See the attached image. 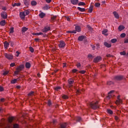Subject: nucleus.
Returning a JSON list of instances; mask_svg holds the SVG:
<instances>
[{"mask_svg":"<svg viewBox=\"0 0 128 128\" xmlns=\"http://www.w3.org/2000/svg\"><path fill=\"white\" fill-rule=\"evenodd\" d=\"M90 106L93 110H96V108H98L100 106H98V102L96 101V102H91L90 103Z\"/></svg>","mask_w":128,"mask_h":128,"instance_id":"nucleus-1","label":"nucleus"},{"mask_svg":"<svg viewBox=\"0 0 128 128\" xmlns=\"http://www.w3.org/2000/svg\"><path fill=\"white\" fill-rule=\"evenodd\" d=\"M4 56L5 58H7L8 60H12V58H14V56H12V54L4 53Z\"/></svg>","mask_w":128,"mask_h":128,"instance_id":"nucleus-2","label":"nucleus"},{"mask_svg":"<svg viewBox=\"0 0 128 128\" xmlns=\"http://www.w3.org/2000/svg\"><path fill=\"white\" fill-rule=\"evenodd\" d=\"M59 48H64L66 46V42H64V41L62 40L60 42V44H58Z\"/></svg>","mask_w":128,"mask_h":128,"instance_id":"nucleus-3","label":"nucleus"},{"mask_svg":"<svg viewBox=\"0 0 128 128\" xmlns=\"http://www.w3.org/2000/svg\"><path fill=\"white\" fill-rule=\"evenodd\" d=\"M1 16L4 18V20H6V18H8V14L4 12H2L1 13Z\"/></svg>","mask_w":128,"mask_h":128,"instance_id":"nucleus-4","label":"nucleus"},{"mask_svg":"<svg viewBox=\"0 0 128 128\" xmlns=\"http://www.w3.org/2000/svg\"><path fill=\"white\" fill-rule=\"evenodd\" d=\"M50 30V26H46L42 30V32H47Z\"/></svg>","mask_w":128,"mask_h":128,"instance_id":"nucleus-5","label":"nucleus"},{"mask_svg":"<svg viewBox=\"0 0 128 128\" xmlns=\"http://www.w3.org/2000/svg\"><path fill=\"white\" fill-rule=\"evenodd\" d=\"M102 60V57L98 56L96 57L95 58L94 60V62H100Z\"/></svg>","mask_w":128,"mask_h":128,"instance_id":"nucleus-6","label":"nucleus"},{"mask_svg":"<svg viewBox=\"0 0 128 128\" xmlns=\"http://www.w3.org/2000/svg\"><path fill=\"white\" fill-rule=\"evenodd\" d=\"M114 91H110L108 94V98H114Z\"/></svg>","mask_w":128,"mask_h":128,"instance_id":"nucleus-7","label":"nucleus"},{"mask_svg":"<svg viewBox=\"0 0 128 128\" xmlns=\"http://www.w3.org/2000/svg\"><path fill=\"white\" fill-rule=\"evenodd\" d=\"M20 18H22V20H24V18H26V16L25 15L24 12H20Z\"/></svg>","mask_w":128,"mask_h":128,"instance_id":"nucleus-8","label":"nucleus"},{"mask_svg":"<svg viewBox=\"0 0 128 128\" xmlns=\"http://www.w3.org/2000/svg\"><path fill=\"white\" fill-rule=\"evenodd\" d=\"M24 66L23 64H22V65H20V66H18L16 68V70H18V71L20 72L21 70H24Z\"/></svg>","mask_w":128,"mask_h":128,"instance_id":"nucleus-9","label":"nucleus"},{"mask_svg":"<svg viewBox=\"0 0 128 128\" xmlns=\"http://www.w3.org/2000/svg\"><path fill=\"white\" fill-rule=\"evenodd\" d=\"M74 79L68 80L69 88H71V86H72V84H74Z\"/></svg>","mask_w":128,"mask_h":128,"instance_id":"nucleus-10","label":"nucleus"},{"mask_svg":"<svg viewBox=\"0 0 128 128\" xmlns=\"http://www.w3.org/2000/svg\"><path fill=\"white\" fill-rule=\"evenodd\" d=\"M4 48H8L10 46V43L6 41L4 42Z\"/></svg>","mask_w":128,"mask_h":128,"instance_id":"nucleus-11","label":"nucleus"},{"mask_svg":"<svg viewBox=\"0 0 128 128\" xmlns=\"http://www.w3.org/2000/svg\"><path fill=\"white\" fill-rule=\"evenodd\" d=\"M113 14L116 18L118 19L120 18V15L116 12H113Z\"/></svg>","mask_w":128,"mask_h":128,"instance_id":"nucleus-12","label":"nucleus"},{"mask_svg":"<svg viewBox=\"0 0 128 128\" xmlns=\"http://www.w3.org/2000/svg\"><path fill=\"white\" fill-rule=\"evenodd\" d=\"M72 4H78V0H70Z\"/></svg>","mask_w":128,"mask_h":128,"instance_id":"nucleus-13","label":"nucleus"},{"mask_svg":"<svg viewBox=\"0 0 128 128\" xmlns=\"http://www.w3.org/2000/svg\"><path fill=\"white\" fill-rule=\"evenodd\" d=\"M75 29H76V30H76V32H80V30H81L80 26H76L75 27Z\"/></svg>","mask_w":128,"mask_h":128,"instance_id":"nucleus-14","label":"nucleus"},{"mask_svg":"<svg viewBox=\"0 0 128 128\" xmlns=\"http://www.w3.org/2000/svg\"><path fill=\"white\" fill-rule=\"evenodd\" d=\"M104 46L106 48H110L112 46V44L108 43V42H104Z\"/></svg>","mask_w":128,"mask_h":128,"instance_id":"nucleus-15","label":"nucleus"},{"mask_svg":"<svg viewBox=\"0 0 128 128\" xmlns=\"http://www.w3.org/2000/svg\"><path fill=\"white\" fill-rule=\"evenodd\" d=\"M30 66H32V65L30 64V63L27 62L26 64V68H30Z\"/></svg>","mask_w":128,"mask_h":128,"instance_id":"nucleus-16","label":"nucleus"},{"mask_svg":"<svg viewBox=\"0 0 128 128\" xmlns=\"http://www.w3.org/2000/svg\"><path fill=\"white\" fill-rule=\"evenodd\" d=\"M84 40V36H80L78 38V40H80V42Z\"/></svg>","mask_w":128,"mask_h":128,"instance_id":"nucleus-17","label":"nucleus"},{"mask_svg":"<svg viewBox=\"0 0 128 128\" xmlns=\"http://www.w3.org/2000/svg\"><path fill=\"white\" fill-rule=\"evenodd\" d=\"M116 104H122V99H118L116 102Z\"/></svg>","mask_w":128,"mask_h":128,"instance_id":"nucleus-18","label":"nucleus"},{"mask_svg":"<svg viewBox=\"0 0 128 128\" xmlns=\"http://www.w3.org/2000/svg\"><path fill=\"white\" fill-rule=\"evenodd\" d=\"M39 16L40 18H44L46 16V14L42 12L39 14Z\"/></svg>","mask_w":128,"mask_h":128,"instance_id":"nucleus-19","label":"nucleus"},{"mask_svg":"<svg viewBox=\"0 0 128 128\" xmlns=\"http://www.w3.org/2000/svg\"><path fill=\"white\" fill-rule=\"evenodd\" d=\"M0 24L2 26H6V20H2L1 22H0Z\"/></svg>","mask_w":128,"mask_h":128,"instance_id":"nucleus-20","label":"nucleus"},{"mask_svg":"<svg viewBox=\"0 0 128 128\" xmlns=\"http://www.w3.org/2000/svg\"><path fill=\"white\" fill-rule=\"evenodd\" d=\"M32 34L34 36H42L44 34L42 32H36V33H32Z\"/></svg>","mask_w":128,"mask_h":128,"instance_id":"nucleus-21","label":"nucleus"},{"mask_svg":"<svg viewBox=\"0 0 128 128\" xmlns=\"http://www.w3.org/2000/svg\"><path fill=\"white\" fill-rule=\"evenodd\" d=\"M24 4L26 6H28L30 4V0H24Z\"/></svg>","mask_w":128,"mask_h":128,"instance_id":"nucleus-22","label":"nucleus"},{"mask_svg":"<svg viewBox=\"0 0 128 128\" xmlns=\"http://www.w3.org/2000/svg\"><path fill=\"white\" fill-rule=\"evenodd\" d=\"M124 26H120L118 28V30L120 32H122V30H124Z\"/></svg>","mask_w":128,"mask_h":128,"instance_id":"nucleus-23","label":"nucleus"},{"mask_svg":"<svg viewBox=\"0 0 128 128\" xmlns=\"http://www.w3.org/2000/svg\"><path fill=\"white\" fill-rule=\"evenodd\" d=\"M102 34H104V36H108V30L104 29L102 32Z\"/></svg>","mask_w":128,"mask_h":128,"instance_id":"nucleus-24","label":"nucleus"},{"mask_svg":"<svg viewBox=\"0 0 128 128\" xmlns=\"http://www.w3.org/2000/svg\"><path fill=\"white\" fill-rule=\"evenodd\" d=\"M14 120V117H10L8 118V122L10 123L12 122V120Z\"/></svg>","mask_w":128,"mask_h":128,"instance_id":"nucleus-25","label":"nucleus"},{"mask_svg":"<svg viewBox=\"0 0 128 128\" xmlns=\"http://www.w3.org/2000/svg\"><path fill=\"white\" fill-rule=\"evenodd\" d=\"M4 119H2L1 122H0V128H2V126L4 124Z\"/></svg>","mask_w":128,"mask_h":128,"instance_id":"nucleus-26","label":"nucleus"},{"mask_svg":"<svg viewBox=\"0 0 128 128\" xmlns=\"http://www.w3.org/2000/svg\"><path fill=\"white\" fill-rule=\"evenodd\" d=\"M78 10H80V12H84L86 11V9H84V8H81L80 7H78Z\"/></svg>","mask_w":128,"mask_h":128,"instance_id":"nucleus-27","label":"nucleus"},{"mask_svg":"<svg viewBox=\"0 0 128 128\" xmlns=\"http://www.w3.org/2000/svg\"><path fill=\"white\" fill-rule=\"evenodd\" d=\"M28 28H26V27H23L22 28V32H26V30H28Z\"/></svg>","mask_w":128,"mask_h":128,"instance_id":"nucleus-28","label":"nucleus"},{"mask_svg":"<svg viewBox=\"0 0 128 128\" xmlns=\"http://www.w3.org/2000/svg\"><path fill=\"white\" fill-rule=\"evenodd\" d=\"M94 8V7L92 6H91L90 7L89 9H88V12H90V14L92 13V10Z\"/></svg>","mask_w":128,"mask_h":128,"instance_id":"nucleus-29","label":"nucleus"},{"mask_svg":"<svg viewBox=\"0 0 128 128\" xmlns=\"http://www.w3.org/2000/svg\"><path fill=\"white\" fill-rule=\"evenodd\" d=\"M60 128H66V124H60Z\"/></svg>","mask_w":128,"mask_h":128,"instance_id":"nucleus-30","label":"nucleus"},{"mask_svg":"<svg viewBox=\"0 0 128 128\" xmlns=\"http://www.w3.org/2000/svg\"><path fill=\"white\" fill-rule=\"evenodd\" d=\"M23 12L25 16H28V14H30V10H26L24 12Z\"/></svg>","mask_w":128,"mask_h":128,"instance_id":"nucleus-31","label":"nucleus"},{"mask_svg":"<svg viewBox=\"0 0 128 128\" xmlns=\"http://www.w3.org/2000/svg\"><path fill=\"white\" fill-rule=\"evenodd\" d=\"M67 34H76V30L67 31Z\"/></svg>","mask_w":128,"mask_h":128,"instance_id":"nucleus-32","label":"nucleus"},{"mask_svg":"<svg viewBox=\"0 0 128 128\" xmlns=\"http://www.w3.org/2000/svg\"><path fill=\"white\" fill-rule=\"evenodd\" d=\"M115 79L116 80H122V76H116L115 77Z\"/></svg>","mask_w":128,"mask_h":128,"instance_id":"nucleus-33","label":"nucleus"},{"mask_svg":"<svg viewBox=\"0 0 128 128\" xmlns=\"http://www.w3.org/2000/svg\"><path fill=\"white\" fill-rule=\"evenodd\" d=\"M84 90H78L76 92V94H82V92H84Z\"/></svg>","mask_w":128,"mask_h":128,"instance_id":"nucleus-34","label":"nucleus"},{"mask_svg":"<svg viewBox=\"0 0 128 128\" xmlns=\"http://www.w3.org/2000/svg\"><path fill=\"white\" fill-rule=\"evenodd\" d=\"M36 2L35 0H33L31 2V4L33 6H36Z\"/></svg>","mask_w":128,"mask_h":128,"instance_id":"nucleus-35","label":"nucleus"},{"mask_svg":"<svg viewBox=\"0 0 128 128\" xmlns=\"http://www.w3.org/2000/svg\"><path fill=\"white\" fill-rule=\"evenodd\" d=\"M20 3H15L12 4V6H20Z\"/></svg>","mask_w":128,"mask_h":128,"instance_id":"nucleus-36","label":"nucleus"},{"mask_svg":"<svg viewBox=\"0 0 128 128\" xmlns=\"http://www.w3.org/2000/svg\"><path fill=\"white\" fill-rule=\"evenodd\" d=\"M76 120H77V122H80V120H82V118L80 116H77L76 118Z\"/></svg>","mask_w":128,"mask_h":128,"instance_id":"nucleus-37","label":"nucleus"},{"mask_svg":"<svg viewBox=\"0 0 128 128\" xmlns=\"http://www.w3.org/2000/svg\"><path fill=\"white\" fill-rule=\"evenodd\" d=\"M107 112L108 114H112V110L110 109H108L107 110Z\"/></svg>","mask_w":128,"mask_h":128,"instance_id":"nucleus-38","label":"nucleus"},{"mask_svg":"<svg viewBox=\"0 0 128 128\" xmlns=\"http://www.w3.org/2000/svg\"><path fill=\"white\" fill-rule=\"evenodd\" d=\"M9 44H10V46L12 47L14 46V42L10 41Z\"/></svg>","mask_w":128,"mask_h":128,"instance_id":"nucleus-39","label":"nucleus"},{"mask_svg":"<svg viewBox=\"0 0 128 128\" xmlns=\"http://www.w3.org/2000/svg\"><path fill=\"white\" fill-rule=\"evenodd\" d=\"M116 39L113 38L111 40V42H112V44H116Z\"/></svg>","mask_w":128,"mask_h":128,"instance_id":"nucleus-40","label":"nucleus"},{"mask_svg":"<svg viewBox=\"0 0 128 128\" xmlns=\"http://www.w3.org/2000/svg\"><path fill=\"white\" fill-rule=\"evenodd\" d=\"M78 6H86V3L84 2H80L78 4Z\"/></svg>","mask_w":128,"mask_h":128,"instance_id":"nucleus-41","label":"nucleus"},{"mask_svg":"<svg viewBox=\"0 0 128 128\" xmlns=\"http://www.w3.org/2000/svg\"><path fill=\"white\" fill-rule=\"evenodd\" d=\"M34 92H30L28 94V96H34Z\"/></svg>","mask_w":128,"mask_h":128,"instance_id":"nucleus-42","label":"nucleus"},{"mask_svg":"<svg viewBox=\"0 0 128 128\" xmlns=\"http://www.w3.org/2000/svg\"><path fill=\"white\" fill-rule=\"evenodd\" d=\"M62 98H64V100H68V96L66 95H64L62 96Z\"/></svg>","mask_w":128,"mask_h":128,"instance_id":"nucleus-43","label":"nucleus"},{"mask_svg":"<svg viewBox=\"0 0 128 128\" xmlns=\"http://www.w3.org/2000/svg\"><path fill=\"white\" fill-rule=\"evenodd\" d=\"M66 20H68V22H70V16H65Z\"/></svg>","mask_w":128,"mask_h":128,"instance_id":"nucleus-44","label":"nucleus"},{"mask_svg":"<svg viewBox=\"0 0 128 128\" xmlns=\"http://www.w3.org/2000/svg\"><path fill=\"white\" fill-rule=\"evenodd\" d=\"M60 88H62L60 87L59 86L54 88L55 90H60Z\"/></svg>","mask_w":128,"mask_h":128,"instance_id":"nucleus-45","label":"nucleus"},{"mask_svg":"<svg viewBox=\"0 0 128 128\" xmlns=\"http://www.w3.org/2000/svg\"><path fill=\"white\" fill-rule=\"evenodd\" d=\"M29 48H30V52H34V48H32V47L30 46Z\"/></svg>","mask_w":128,"mask_h":128,"instance_id":"nucleus-46","label":"nucleus"},{"mask_svg":"<svg viewBox=\"0 0 128 128\" xmlns=\"http://www.w3.org/2000/svg\"><path fill=\"white\" fill-rule=\"evenodd\" d=\"M18 80L16 79H14L13 80H12L11 81V84H16V81Z\"/></svg>","mask_w":128,"mask_h":128,"instance_id":"nucleus-47","label":"nucleus"},{"mask_svg":"<svg viewBox=\"0 0 128 128\" xmlns=\"http://www.w3.org/2000/svg\"><path fill=\"white\" fill-rule=\"evenodd\" d=\"M13 32H14V28L12 27L10 28V34H13Z\"/></svg>","mask_w":128,"mask_h":128,"instance_id":"nucleus-48","label":"nucleus"},{"mask_svg":"<svg viewBox=\"0 0 128 128\" xmlns=\"http://www.w3.org/2000/svg\"><path fill=\"white\" fill-rule=\"evenodd\" d=\"M80 74H86V70H82L79 72Z\"/></svg>","mask_w":128,"mask_h":128,"instance_id":"nucleus-49","label":"nucleus"},{"mask_svg":"<svg viewBox=\"0 0 128 128\" xmlns=\"http://www.w3.org/2000/svg\"><path fill=\"white\" fill-rule=\"evenodd\" d=\"M120 56H126V52L123 51L122 52H120Z\"/></svg>","mask_w":128,"mask_h":128,"instance_id":"nucleus-50","label":"nucleus"},{"mask_svg":"<svg viewBox=\"0 0 128 128\" xmlns=\"http://www.w3.org/2000/svg\"><path fill=\"white\" fill-rule=\"evenodd\" d=\"M95 6L96 8H98L99 6H100V3H96L95 4Z\"/></svg>","mask_w":128,"mask_h":128,"instance_id":"nucleus-51","label":"nucleus"},{"mask_svg":"<svg viewBox=\"0 0 128 128\" xmlns=\"http://www.w3.org/2000/svg\"><path fill=\"white\" fill-rule=\"evenodd\" d=\"M14 128H20V126L18 124H14Z\"/></svg>","mask_w":128,"mask_h":128,"instance_id":"nucleus-52","label":"nucleus"},{"mask_svg":"<svg viewBox=\"0 0 128 128\" xmlns=\"http://www.w3.org/2000/svg\"><path fill=\"white\" fill-rule=\"evenodd\" d=\"M88 58H94V56L92 55V54H88Z\"/></svg>","mask_w":128,"mask_h":128,"instance_id":"nucleus-53","label":"nucleus"},{"mask_svg":"<svg viewBox=\"0 0 128 128\" xmlns=\"http://www.w3.org/2000/svg\"><path fill=\"white\" fill-rule=\"evenodd\" d=\"M121 38H126V34L122 33L120 36Z\"/></svg>","mask_w":128,"mask_h":128,"instance_id":"nucleus-54","label":"nucleus"},{"mask_svg":"<svg viewBox=\"0 0 128 128\" xmlns=\"http://www.w3.org/2000/svg\"><path fill=\"white\" fill-rule=\"evenodd\" d=\"M56 18V16H52L51 17V20H54Z\"/></svg>","mask_w":128,"mask_h":128,"instance_id":"nucleus-55","label":"nucleus"},{"mask_svg":"<svg viewBox=\"0 0 128 128\" xmlns=\"http://www.w3.org/2000/svg\"><path fill=\"white\" fill-rule=\"evenodd\" d=\"M76 66L78 68H80V66H81L80 63H78L76 64Z\"/></svg>","mask_w":128,"mask_h":128,"instance_id":"nucleus-56","label":"nucleus"},{"mask_svg":"<svg viewBox=\"0 0 128 128\" xmlns=\"http://www.w3.org/2000/svg\"><path fill=\"white\" fill-rule=\"evenodd\" d=\"M16 66V64L15 63H11L10 64V66H11V68H13V66Z\"/></svg>","mask_w":128,"mask_h":128,"instance_id":"nucleus-57","label":"nucleus"},{"mask_svg":"<svg viewBox=\"0 0 128 128\" xmlns=\"http://www.w3.org/2000/svg\"><path fill=\"white\" fill-rule=\"evenodd\" d=\"M90 46H92V50H96V46L92 44H91Z\"/></svg>","mask_w":128,"mask_h":128,"instance_id":"nucleus-58","label":"nucleus"},{"mask_svg":"<svg viewBox=\"0 0 128 128\" xmlns=\"http://www.w3.org/2000/svg\"><path fill=\"white\" fill-rule=\"evenodd\" d=\"M8 72H9L8 71H5V72H4L3 74H4V76H6V74H8Z\"/></svg>","mask_w":128,"mask_h":128,"instance_id":"nucleus-59","label":"nucleus"},{"mask_svg":"<svg viewBox=\"0 0 128 128\" xmlns=\"http://www.w3.org/2000/svg\"><path fill=\"white\" fill-rule=\"evenodd\" d=\"M124 44H128V38H127V39H124Z\"/></svg>","mask_w":128,"mask_h":128,"instance_id":"nucleus-60","label":"nucleus"},{"mask_svg":"<svg viewBox=\"0 0 128 128\" xmlns=\"http://www.w3.org/2000/svg\"><path fill=\"white\" fill-rule=\"evenodd\" d=\"M0 92H4V87L0 86Z\"/></svg>","mask_w":128,"mask_h":128,"instance_id":"nucleus-61","label":"nucleus"},{"mask_svg":"<svg viewBox=\"0 0 128 128\" xmlns=\"http://www.w3.org/2000/svg\"><path fill=\"white\" fill-rule=\"evenodd\" d=\"M96 49L99 50L100 49V44H96Z\"/></svg>","mask_w":128,"mask_h":128,"instance_id":"nucleus-62","label":"nucleus"},{"mask_svg":"<svg viewBox=\"0 0 128 128\" xmlns=\"http://www.w3.org/2000/svg\"><path fill=\"white\" fill-rule=\"evenodd\" d=\"M18 72H18V70H16L14 72L15 74H18Z\"/></svg>","mask_w":128,"mask_h":128,"instance_id":"nucleus-63","label":"nucleus"},{"mask_svg":"<svg viewBox=\"0 0 128 128\" xmlns=\"http://www.w3.org/2000/svg\"><path fill=\"white\" fill-rule=\"evenodd\" d=\"M72 72H78V70L76 69H74L72 70Z\"/></svg>","mask_w":128,"mask_h":128,"instance_id":"nucleus-64","label":"nucleus"}]
</instances>
